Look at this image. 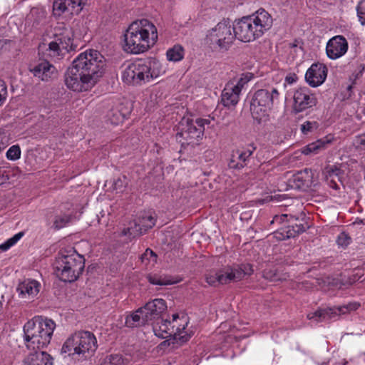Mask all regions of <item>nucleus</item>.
I'll return each mask as SVG.
<instances>
[{
    "mask_svg": "<svg viewBox=\"0 0 365 365\" xmlns=\"http://www.w3.org/2000/svg\"><path fill=\"white\" fill-rule=\"evenodd\" d=\"M181 319H184L183 321L185 324H183L182 327H180V326L177 327L175 334L173 336H168V337L160 344L161 346H171V349H175L189 341L191 334L185 331L187 322L184 317Z\"/></svg>",
    "mask_w": 365,
    "mask_h": 365,
    "instance_id": "obj_19",
    "label": "nucleus"
},
{
    "mask_svg": "<svg viewBox=\"0 0 365 365\" xmlns=\"http://www.w3.org/2000/svg\"><path fill=\"white\" fill-rule=\"evenodd\" d=\"M289 218L291 219L292 225H288L282 232L278 233L280 236L277 237L279 240L295 237L309 227V225L307 222L305 215L303 212L300 214V217H296L289 214Z\"/></svg>",
    "mask_w": 365,
    "mask_h": 365,
    "instance_id": "obj_13",
    "label": "nucleus"
},
{
    "mask_svg": "<svg viewBox=\"0 0 365 365\" xmlns=\"http://www.w3.org/2000/svg\"><path fill=\"white\" fill-rule=\"evenodd\" d=\"M123 119V116L118 110L113 111V116L110 117V122L113 124H118Z\"/></svg>",
    "mask_w": 365,
    "mask_h": 365,
    "instance_id": "obj_47",
    "label": "nucleus"
},
{
    "mask_svg": "<svg viewBox=\"0 0 365 365\" xmlns=\"http://www.w3.org/2000/svg\"><path fill=\"white\" fill-rule=\"evenodd\" d=\"M357 16L362 25H365V0L361 1L356 7Z\"/></svg>",
    "mask_w": 365,
    "mask_h": 365,
    "instance_id": "obj_43",
    "label": "nucleus"
},
{
    "mask_svg": "<svg viewBox=\"0 0 365 365\" xmlns=\"http://www.w3.org/2000/svg\"><path fill=\"white\" fill-rule=\"evenodd\" d=\"M331 135L320 138L315 142L308 144L302 149V153L306 155L310 154H317L320 150L325 149L334 140Z\"/></svg>",
    "mask_w": 365,
    "mask_h": 365,
    "instance_id": "obj_25",
    "label": "nucleus"
},
{
    "mask_svg": "<svg viewBox=\"0 0 365 365\" xmlns=\"http://www.w3.org/2000/svg\"><path fill=\"white\" fill-rule=\"evenodd\" d=\"M288 217H289V215H288V214H282L281 215H275L273 219L272 222L281 223V222H284L285 220L290 222L291 219L290 218L288 219Z\"/></svg>",
    "mask_w": 365,
    "mask_h": 365,
    "instance_id": "obj_49",
    "label": "nucleus"
},
{
    "mask_svg": "<svg viewBox=\"0 0 365 365\" xmlns=\"http://www.w3.org/2000/svg\"><path fill=\"white\" fill-rule=\"evenodd\" d=\"M105 66L104 57L98 51L82 52L67 68L64 75L65 84L73 91H88L104 73Z\"/></svg>",
    "mask_w": 365,
    "mask_h": 365,
    "instance_id": "obj_1",
    "label": "nucleus"
},
{
    "mask_svg": "<svg viewBox=\"0 0 365 365\" xmlns=\"http://www.w3.org/2000/svg\"><path fill=\"white\" fill-rule=\"evenodd\" d=\"M327 76V68L322 63H313L307 71L305 79L312 87L322 84Z\"/></svg>",
    "mask_w": 365,
    "mask_h": 365,
    "instance_id": "obj_18",
    "label": "nucleus"
},
{
    "mask_svg": "<svg viewBox=\"0 0 365 365\" xmlns=\"http://www.w3.org/2000/svg\"><path fill=\"white\" fill-rule=\"evenodd\" d=\"M167 58L170 61H179L183 58L184 49L180 45H175L167 51Z\"/></svg>",
    "mask_w": 365,
    "mask_h": 365,
    "instance_id": "obj_32",
    "label": "nucleus"
},
{
    "mask_svg": "<svg viewBox=\"0 0 365 365\" xmlns=\"http://www.w3.org/2000/svg\"><path fill=\"white\" fill-rule=\"evenodd\" d=\"M240 98V93L234 88L233 82H228L221 94V103L225 107L235 106Z\"/></svg>",
    "mask_w": 365,
    "mask_h": 365,
    "instance_id": "obj_23",
    "label": "nucleus"
},
{
    "mask_svg": "<svg viewBox=\"0 0 365 365\" xmlns=\"http://www.w3.org/2000/svg\"><path fill=\"white\" fill-rule=\"evenodd\" d=\"M209 123L210 120L207 119L196 118L194 120L182 118L175 135L176 140L181 143V147L183 148L189 145L194 147L198 145L202 138L205 125Z\"/></svg>",
    "mask_w": 365,
    "mask_h": 365,
    "instance_id": "obj_7",
    "label": "nucleus"
},
{
    "mask_svg": "<svg viewBox=\"0 0 365 365\" xmlns=\"http://www.w3.org/2000/svg\"><path fill=\"white\" fill-rule=\"evenodd\" d=\"M61 353L68 354V356L82 357V349L78 345V338L76 332L70 336L63 343Z\"/></svg>",
    "mask_w": 365,
    "mask_h": 365,
    "instance_id": "obj_24",
    "label": "nucleus"
},
{
    "mask_svg": "<svg viewBox=\"0 0 365 365\" xmlns=\"http://www.w3.org/2000/svg\"><path fill=\"white\" fill-rule=\"evenodd\" d=\"M279 92L274 87L259 89L255 92L250 101V112L252 118L260 123L267 116L275 99H278Z\"/></svg>",
    "mask_w": 365,
    "mask_h": 365,
    "instance_id": "obj_8",
    "label": "nucleus"
},
{
    "mask_svg": "<svg viewBox=\"0 0 365 365\" xmlns=\"http://www.w3.org/2000/svg\"><path fill=\"white\" fill-rule=\"evenodd\" d=\"M253 74L251 73H242L238 79L236 84H234V88L240 94L244 86L252 78Z\"/></svg>",
    "mask_w": 365,
    "mask_h": 365,
    "instance_id": "obj_35",
    "label": "nucleus"
},
{
    "mask_svg": "<svg viewBox=\"0 0 365 365\" xmlns=\"http://www.w3.org/2000/svg\"><path fill=\"white\" fill-rule=\"evenodd\" d=\"M6 93H0V106L3 103L4 101L6 99Z\"/></svg>",
    "mask_w": 365,
    "mask_h": 365,
    "instance_id": "obj_55",
    "label": "nucleus"
},
{
    "mask_svg": "<svg viewBox=\"0 0 365 365\" xmlns=\"http://www.w3.org/2000/svg\"><path fill=\"white\" fill-rule=\"evenodd\" d=\"M351 238L344 233H341L337 239V242L341 246H347L349 244Z\"/></svg>",
    "mask_w": 365,
    "mask_h": 365,
    "instance_id": "obj_48",
    "label": "nucleus"
},
{
    "mask_svg": "<svg viewBox=\"0 0 365 365\" xmlns=\"http://www.w3.org/2000/svg\"><path fill=\"white\" fill-rule=\"evenodd\" d=\"M319 127V124L317 121H305L301 125V131L304 135H307L314 130H317Z\"/></svg>",
    "mask_w": 365,
    "mask_h": 365,
    "instance_id": "obj_40",
    "label": "nucleus"
},
{
    "mask_svg": "<svg viewBox=\"0 0 365 365\" xmlns=\"http://www.w3.org/2000/svg\"><path fill=\"white\" fill-rule=\"evenodd\" d=\"M11 246H13V245H11V243L8 240L5 242H4V243L0 245V251L1 252H5L7 250H9Z\"/></svg>",
    "mask_w": 365,
    "mask_h": 365,
    "instance_id": "obj_52",
    "label": "nucleus"
},
{
    "mask_svg": "<svg viewBox=\"0 0 365 365\" xmlns=\"http://www.w3.org/2000/svg\"><path fill=\"white\" fill-rule=\"evenodd\" d=\"M264 278L269 279V281H275L277 279V273L275 270L271 269H266L262 272Z\"/></svg>",
    "mask_w": 365,
    "mask_h": 365,
    "instance_id": "obj_46",
    "label": "nucleus"
},
{
    "mask_svg": "<svg viewBox=\"0 0 365 365\" xmlns=\"http://www.w3.org/2000/svg\"><path fill=\"white\" fill-rule=\"evenodd\" d=\"M164 71L155 58L138 59L129 63L122 72V79L127 84L137 86L159 77Z\"/></svg>",
    "mask_w": 365,
    "mask_h": 365,
    "instance_id": "obj_5",
    "label": "nucleus"
},
{
    "mask_svg": "<svg viewBox=\"0 0 365 365\" xmlns=\"http://www.w3.org/2000/svg\"><path fill=\"white\" fill-rule=\"evenodd\" d=\"M297 79V76L295 74H291L286 77L285 81L289 84L294 83Z\"/></svg>",
    "mask_w": 365,
    "mask_h": 365,
    "instance_id": "obj_53",
    "label": "nucleus"
},
{
    "mask_svg": "<svg viewBox=\"0 0 365 365\" xmlns=\"http://www.w3.org/2000/svg\"><path fill=\"white\" fill-rule=\"evenodd\" d=\"M255 150L254 144H250L246 148L233 150L228 163L229 168L237 170L245 168Z\"/></svg>",
    "mask_w": 365,
    "mask_h": 365,
    "instance_id": "obj_15",
    "label": "nucleus"
},
{
    "mask_svg": "<svg viewBox=\"0 0 365 365\" xmlns=\"http://www.w3.org/2000/svg\"><path fill=\"white\" fill-rule=\"evenodd\" d=\"M352 88H353V86L352 85H349L346 87V91H347V92H349V94H348V96H347L348 98L351 96Z\"/></svg>",
    "mask_w": 365,
    "mask_h": 365,
    "instance_id": "obj_56",
    "label": "nucleus"
},
{
    "mask_svg": "<svg viewBox=\"0 0 365 365\" xmlns=\"http://www.w3.org/2000/svg\"><path fill=\"white\" fill-rule=\"evenodd\" d=\"M24 235L23 232H19L13 236L11 238L9 239V242L12 245H15Z\"/></svg>",
    "mask_w": 365,
    "mask_h": 365,
    "instance_id": "obj_51",
    "label": "nucleus"
},
{
    "mask_svg": "<svg viewBox=\"0 0 365 365\" xmlns=\"http://www.w3.org/2000/svg\"><path fill=\"white\" fill-rule=\"evenodd\" d=\"M173 321L171 322V323H173L174 322H175L178 319H179V315L178 314H173Z\"/></svg>",
    "mask_w": 365,
    "mask_h": 365,
    "instance_id": "obj_57",
    "label": "nucleus"
},
{
    "mask_svg": "<svg viewBox=\"0 0 365 365\" xmlns=\"http://www.w3.org/2000/svg\"><path fill=\"white\" fill-rule=\"evenodd\" d=\"M55 38L57 39L60 46L63 51L68 52L73 49V39L71 37V33L66 31L63 34H56Z\"/></svg>",
    "mask_w": 365,
    "mask_h": 365,
    "instance_id": "obj_31",
    "label": "nucleus"
},
{
    "mask_svg": "<svg viewBox=\"0 0 365 365\" xmlns=\"http://www.w3.org/2000/svg\"><path fill=\"white\" fill-rule=\"evenodd\" d=\"M167 304L164 299L156 298L147 302L143 307L138 309V312L144 314L145 319L148 322L159 319L163 313L167 309Z\"/></svg>",
    "mask_w": 365,
    "mask_h": 365,
    "instance_id": "obj_14",
    "label": "nucleus"
},
{
    "mask_svg": "<svg viewBox=\"0 0 365 365\" xmlns=\"http://www.w3.org/2000/svg\"><path fill=\"white\" fill-rule=\"evenodd\" d=\"M149 323L148 319H145L143 312H138L137 309L135 312L127 315L125 317V324L128 327H138Z\"/></svg>",
    "mask_w": 365,
    "mask_h": 365,
    "instance_id": "obj_28",
    "label": "nucleus"
},
{
    "mask_svg": "<svg viewBox=\"0 0 365 365\" xmlns=\"http://www.w3.org/2000/svg\"><path fill=\"white\" fill-rule=\"evenodd\" d=\"M148 281L154 285L165 286L173 284L176 282L174 281L170 276L159 275L150 274L146 277Z\"/></svg>",
    "mask_w": 365,
    "mask_h": 365,
    "instance_id": "obj_29",
    "label": "nucleus"
},
{
    "mask_svg": "<svg viewBox=\"0 0 365 365\" xmlns=\"http://www.w3.org/2000/svg\"><path fill=\"white\" fill-rule=\"evenodd\" d=\"M362 225H365V218L362 220Z\"/></svg>",
    "mask_w": 365,
    "mask_h": 365,
    "instance_id": "obj_60",
    "label": "nucleus"
},
{
    "mask_svg": "<svg viewBox=\"0 0 365 365\" xmlns=\"http://www.w3.org/2000/svg\"><path fill=\"white\" fill-rule=\"evenodd\" d=\"M9 141V138L7 133L0 128V152L8 145Z\"/></svg>",
    "mask_w": 365,
    "mask_h": 365,
    "instance_id": "obj_45",
    "label": "nucleus"
},
{
    "mask_svg": "<svg viewBox=\"0 0 365 365\" xmlns=\"http://www.w3.org/2000/svg\"><path fill=\"white\" fill-rule=\"evenodd\" d=\"M171 324V321L162 319L160 325L158 327H153V331L155 335L161 339H167L168 336H173L175 332V325H173L171 329L168 327V325Z\"/></svg>",
    "mask_w": 365,
    "mask_h": 365,
    "instance_id": "obj_27",
    "label": "nucleus"
},
{
    "mask_svg": "<svg viewBox=\"0 0 365 365\" xmlns=\"http://www.w3.org/2000/svg\"><path fill=\"white\" fill-rule=\"evenodd\" d=\"M31 73L41 81H47L53 77L56 68L47 61H43L30 68Z\"/></svg>",
    "mask_w": 365,
    "mask_h": 365,
    "instance_id": "obj_20",
    "label": "nucleus"
},
{
    "mask_svg": "<svg viewBox=\"0 0 365 365\" xmlns=\"http://www.w3.org/2000/svg\"><path fill=\"white\" fill-rule=\"evenodd\" d=\"M76 334L78 338V345L82 349V358L86 359L93 354L98 347L96 338L88 331H78Z\"/></svg>",
    "mask_w": 365,
    "mask_h": 365,
    "instance_id": "obj_17",
    "label": "nucleus"
},
{
    "mask_svg": "<svg viewBox=\"0 0 365 365\" xmlns=\"http://www.w3.org/2000/svg\"><path fill=\"white\" fill-rule=\"evenodd\" d=\"M348 50V41L343 36H335L330 38L326 46L327 56L337 59L344 56Z\"/></svg>",
    "mask_w": 365,
    "mask_h": 365,
    "instance_id": "obj_16",
    "label": "nucleus"
},
{
    "mask_svg": "<svg viewBox=\"0 0 365 365\" xmlns=\"http://www.w3.org/2000/svg\"><path fill=\"white\" fill-rule=\"evenodd\" d=\"M54 15L60 16L66 11H69V7L66 4V0H55L53 5Z\"/></svg>",
    "mask_w": 365,
    "mask_h": 365,
    "instance_id": "obj_36",
    "label": "nucleus"
},
{
    "mask_svg": "<svg viewBox=\"0 0 365 365\" xmlns=\"http://www.w3.org/2000/svg\"><path fill=\"white\" fill-rule=\"evenodd\" d=\"M87 0H66L68 7H69V12L71 14H78L86 4Z\"/></svg>",
    "mask_w": 365,
    "mask_h": 365,
    "instance_id": "obj_34",
    "label": "nucleus"
},
{
    "mask_svg": "<svg viewBox=\"0 0 365 365\" xmlns=\"http://www.w3.org/2000/svg\"><path fill=\"white\" fill-rule=\"evenodd\" d=\"M323 175L331 187L339 189L337 181H341L344 175V171L339 165H327L323 170Z\"/></svg>",
    "mask_w": 365,
    "mask_h": 365,
    "instance_id": "obj_21",
    "label": "nucleus"
},
{
    "mask_svg": "<svg viewBox=\"0 0 365 365\" xmlns=\"http://www.w3.org/2000/svg\"><path fill=\"white\" fill-rule=\"evenodd\" d=\"M293 110L298 113L315 106L317 99L314 93L307 87L297 89L293 96Z\"/></svg>",
    "mask_w": 365,
    "mask_h": 365,
    "instance_id": "obj_12",
    "label": "nucleus"
},
{
    "mask_svg": "<svg viewBox=\"0 0 365 365\" xmlns=\"http://www.w3.org/2000/svg\"><path fill=\"white\" fill-rule=\"evenodd\" d=\"M55 328L52 319L42 316L35 317L24 324V344L27 349L32 351L24 359V365H53V357L41 349L50 344Z\"/></svg>",
    "mask_w": 365,
    "mask_h": 365,
    "instance_id": "obj_2",
    "label": "nucleus"
},
{
    "mask_svg": "<svg viewBox=\"0 0 365 365\" xmlns=\"http://www.w3.org/2000/svg\"><path fill=\"white\" fill-rule=\"evenodd\" d=\"M271 15L264 9H259L250 16H244L234 23L237 38L250 42L261 37L272 26Z\"/></svg>",
    "mask_w": 365,
    "mask_h": 365,
    "instance_id": "obj_4",
    "label": "nucleus"
},
{
    "mask_svg": "<svg viewBox=\"0 0 365 365\" xmlns=\"http://www.w3.org/2000/svg\"><path fill=\"white\" fill-rule=\"evenodd\" d=\"M153 257L155 259L157 257L156 254L150 248L146 249L145 253L143 255L142 258H146L148 259H150V257Z\"/></svg>",
    "mask_w": 365,
    "mask_h": 365,
    "instance_id": "obj_50",
    "label": "nucleus"
},
{
    "mask_svg": "<svg viewBox=\"0 0 365 365\" xmlns=\"http://www.w3.org/2000/svg\"><path fill=\"white\" fill-rule=\"evenodd\" d=\"M0 93H7V88L4 81H0Z\"/></svg>",
    "mask_w": 365,
    "mask_h": 365,
    "instance_id": "obj_54",
    "label": "nucleus"
},
{
    "mask_svg": "<svg viewBox=\"0 0 365 365\" xmlns=\"http://www.w3.org/2000/svg\"><path fill=\"white\" fill-rule=\"evenodd\" d=\"M54 273L60 280L65 282H73L78 279L85 267V259L83 256L72 251L61 252L53 263Z\"/></svg>",
    "mask_w": 365,
    "mask_h": 365,
    "instance_id": "obj_6",
    "label": "nucleus"
},
{
    "mask_svg": "<svg viewBox=\"0 0 365 365\" xmlns=\"http://www.w3.org/2000/svg\"><path fill=\"white\" fill-rule=\"evenodd\" d=\"M6 156L10 160H16L21 157V149L19 145H14L7 150Z\"/></svg>",
    "mask_w": 365,
    "mask_h": 365,
    "instance_id": "obj_41",
    "label": "nucleus"
},
{
    "mask_svg": "<svg viewBox=\"0 0 365 365\" xmlns=\"http://www.w3.org/2000/svg\"><path fill=\"white\" fill-rule=\"evenodd\" d=\"M123 50L138 54L148 51L158 40L157 29L148 19L133 22L124 34Z\"/></svg>",
    "mask_w": 365,
    "mask_h": 365,
    "instance_id": "obj_3",
    "label": "nucleus"
},
{
    "mask_svg": "<svg viewBox=\"0 0 365 365\" xmlns=\"http://www.w3.org/2000/svg\"><path fill=\"white\" fill-rule=\"evenodd\" d=\"M138 221L143 227L145 233L155 224V220L151 215H144L141 218H139Z\"/></svg>",
    "mask_w": 365,
    "mask_h": 365,
    "instance_id": "obj_38",
    "label": "nucleus"
},
{
    "mask_svg": "<svg viewBox=\"0 0 365 365\" xmlns=\"http://www.w3.org/2000/svg\"><path fill=\"white\" fill-rule=\"evenodd\" d=\"M237 38L234 24L229 20L219 22L207 36L206 41L215 49L227 51Z\"/></svg>",
    "mask_w": 365,
    "mask_h": 365,
    "instance_id": "obj_9",
    "label": "nucleus"
},
{
    "mask_svg": "<svg viewBox=\"0 0 365 365\" xmlns=\"http://www.w3.org/2000/svg\"><path fill=\"white\" fill-rule=\"evenodd\" d=\"M129 359L124 358L121 354H110L106 357V362L110 365H128Z\"/></svg>",
    "mask_w": 365,
    "mask_h": 365,
    "instance_id": "obj_33",
    "label": "nucleus"
},
{
    "mask_svg": "<svg viewBox=\"0 0 365 365\" xmlns=\"http://www.w3.org/2000/svg\"><path fill=\"white\" fill-rule=\"evenodd\" d=\"M363 219H356L355 223L356 224H362Z\"/></svg>",
    "mask_w": 365,
    "mask_h": 365,
    "instance_id": "obj_59",
    "label": "nucleus"
},
{
    "mask_svg": "<svg viewBox=\"0 0 365 365\" xmlns=\"http://www.w3.org/2000/svg\"><path fill=\"white\" fill-rule=\"evenodd\" d=\"M359 304L349 303L346 305L319 309L314 312L307 314V318L316 323L336 318L341 314H346L351 311L356 310Z\"/></svg>",
    "mask_w": 365,
    "mask_h": 365,
    "instance_id": "obj_11",
    "label": "nucleus"
},
{
    "mask_svg": "<svg viewBox=\"0 0 365 365\" xmlns=\"http://www.w3.org/2000/svg\"><path fill=\"white\" fill-rule=\"evenodd\" d=\"M7 43V40L0 39V47L2 48Z\"/></svg>",
    "mask_w": 365,
    "mask_h": 365,
    "instance_id": "obj_58",
    "label": "nucleus"
},
{
    "mask_svg": "<svg viewBox=\"0 0 365 365\" xmlns=\"http://www.w3.org/2000/svg\"><path fill=\"white\" fill-rule=\"evenodd\" d=\"M125 177H123V179H121L120 178H118V179L115 180L113 181V188L114 190H115L117 192H123V188L125 187Z\"/></svg>",
    "mask_w": 365,
    "mask_h": 365,
    "instance_id": "obj_44",
    "label": "nucleus"
},
{
    "mask_svg": "<svg viewBox=\"0 0 365 365\" xmlns=\"http://www.w3.org/2000/svg\"><path fill=\"white\" fill-rule=\"evenodd\" d=\"M40 286V283L36 280L26 279L19 283L16 291L21 297H26L28 295L29 297L33 298L39 292Z\"/></svg>",
    "mask_w": 365,
    "mask_h": 365,
    "instance_id": "obj_22",
    "label": "nucleus"
},
{
    "mask_svg": "<svg viewBox=\"0 0 365 365\" xmlns=\"http://www.w3.org/2000/svg\"><path fill=\"white\" fill-rule=\"evenodd\" d=\"M48 50L50 51L49 55L52 57H59L62 56V51H63L56 38L49 43Z\"/></svg>",
    "mask_w": 365,
    "mask_h": 365,
    "instance_id": "obj_39",
    "label": "nucleus"
},
{
    "mask_svg": "<svg viewBox=\"0 0 365 365\" xmlns=\"http://www.w3.org/2000/svg\"><path fill=\"white\" fill-rule=\"evenodd\" d=\"M205 277L206 282L210 286L216 287L217 284H220L217 270L210 272L205 274Z\"/></svg>",
    "mask_w": 365,
    "mask_h": 365,
    "instance_id": "obj_42",
    "label": "nucleus"
},
{
    "mask_svg": "<svg viewBox=\"0 0 365 365\" xmlns=\"http://www.w3.org/2000/svg\"><path fill=\"white\" fill-rule=\"evenodd\" d=\"M220 284H227L232 282H237L246 276L253 273L252 266L250 264H241L226 265L217 270Z\"/></svg>",
    "mask_w": 365,
    "mask_h": 365,
    "instance_id": "obj_10",
    "label": "nucleus"
},
{
    "mask_svg": "<svg viewBox=\"0 0 365 365\" xmlns=\"http://www.w3.org/2000/svg\"><path fill=\"white\" fill-rule=\"evenodd\" d=\"M143 227L140 225L138 220H135L133 223H130L128 228L123 229L122 231L123 235H128L130 238H135L143 234H144Z\"/></svg>",
    "mask_w": 365,
    "mask_h": 365,
    "instance_id": "obj_30",
    "label": "nucleus"
},
{
    "mask_svg": "<svg viewBox=\"0 0 365 365\" xmlns=\"http://www.w3.org/2000/svg\"><path fill=\"white\" fill-rule=\"evenodd\" d=\"M71 221V217L68 215H57L55 217L53 225L55 230H60L66 227Z\"/></svg>",
    "mask_w": 365,
    "mask_h": 365,
    "instance_id": "obj_37",
    "label": "nucleus"
},
{
    "mask_svg": "<svg viewBox=\"0 0 365 365\" xmlns=\"http://www.w3.org/2000/svg\"><path fill=\"white\" fill-rule=\"evenodd\" d=\"M312 178V170L307 168L297 172L292 175L293 185L298 189L308 187Z\"/></svg>",
    "mask_w": 365,
    "mask_h": 365,
    "instance_id": "obj_26",
    "label": "nucleus"
}]
</instances>
